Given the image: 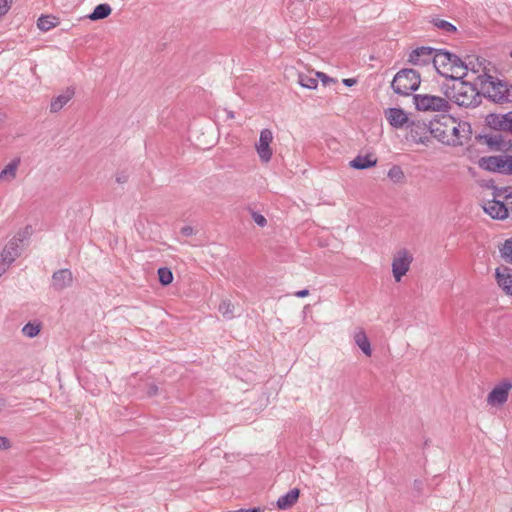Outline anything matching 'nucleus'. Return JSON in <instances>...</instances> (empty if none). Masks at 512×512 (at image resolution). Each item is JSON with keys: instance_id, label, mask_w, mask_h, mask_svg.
<instances>
[{"instance_id": "nucleus-41", "label": "nucleus", "mask_w": 512, "mask_h": 512, "mask_svg": "<svg viewBox=\"0 0 512 512\" xmlns=\"http://www.w3.org/2000/svg\"><path fill=\"white\" fill-rule=\"evenodd\" d=\"M308 295H309V291H308V290H306V289H304V290H300V291H297V292L295 293V296L300 297V298L306 297V296H308Z\"/></svg>"}, {"instance_id": "nucleus-10", "label": "nucleus", "mask_w": 512, "mask_h": 512, "mask_svg": "<svg viewBox=\"0 0 512 512\" xmlns=\"http://www.w3.org/2000/svg\"><path fill=\"white\" fill-rule=\"evenodd\" d=\"M412 261V254L405 249H401L394 254L391 266L392 274L396 282H400L403 276L407 274Z\"/></svg>"}, {"instance_id": "nucleus-43", "label": "nucleus", "mask_w": 512, "mask_h": 512, "mask_svg": "<svg viewBox=\"0 0 512 512\" xmlns=\"http://www.w3.org/2000/svg\"><path fill=\"white\" fill-rule=\"evenodd\" d=\"M509 56L512 58V46H511V49H510V52H509Z\"/></svg>"}, {"instance_id": "nucleus-16", "label": "nucleus", "mask_w": 512, "mask_h": 512, "mask_svg": "<svg viewBox=\"0 0 512 512\" xmlns=\"http://www.w3.org/2000/svg\"><path fill=\"white\" fill-rule=\"evenodd\" d=\"M495 279L498 287L507 296H512V269L500 266L495 269Z\"/></svg>"}, {"instance_id": "nucleus-12", "label": "nucleus", "mask_w": 512, "mask_h": 512, "mask_svg": "<svg viewBox=\"0 0 512 512\" xmlns=\"http://www.w3.org/2000/svg\"><path fill=\"white\" fill-rule=\"evenodd\" d=\"M273 133L270 129H263L260 132L259 140L255 143V150L260 161L264 164L270 162L273 156V149L271 144L273 143Z\"/></svg>"}, {"instance_id": "nucleus-3", "label": "nucleus", "mask_w": 512, "mask_h": 512, "mask_svg": "<svg viewBox=\"0 0 512 512\" xmlns=\"http://www.w3.org/2000/svg\"><path fill=\"white\" fill-rule=\"evenodd\" d=\"M446 92V96L459 106L469 107L477 104L479 99V85L467 80H456Z\"/></svg>"}, {"instance_id": "nucleus-15", "label": "nucleus", "mask_w": 512, "mask_h": 512, "mask_svg": "<svg viewBox=\"0 0 512 512\" xmlns=\"http://www.w3.org/2000/svg\"><path fill=\"white\" fill-rule=\"evenodd\" d=\"M487 123L495 130L512 134V111L505 114H490L487 116Z\"/></svg>"}, {"instance_id": "nucleus-4", "label": "nucleus", "mask_w": 512, "mask_h": 512, "mask_svg": "<svg viewBox=\"0 0 512 512\" xmlns=\"http://www.w3.org/2000/svg\"><path fill=\"white\" fill-rule=\"evenodd\" d=\"M435 70L443 77L453 80L463 79L465 72L464 62L454 54L446 51H438L435 53L434 59Z\"/></svg>"}, {"instance_id": "nucleus-9", "label": "nucleus", "mask_w": 512, "mask_h": 512, "mask_svg": "<svg viewBox=\"0 0 512 512\" xmlns=\"http://www.w3.org/2000/svg\"><path fill=\"white\" fill-rule=\"evenodd\" d=\"M479 89L495 102H504L510 98L508 85L496 79L492 74Z\"/></svg>"}, {"instance_id": "nucleus-14", "label": "nucleus", "mask_w": 512, "mask_h": 512, "mask_svg": "<svg viewBox=\"0 0 512 512\" xmlns=\"http://www.w3.org/2000/svg\"><path fill=\"white\" fill-rule=\"evenodd\" d=\"M435 53L431 48H417L410 53L409 62L418 67H424L431 63L434 65Z\"/></svg>"}, {"instance_id": "nucleus-11", "label": "nucleus", "mask_w": 512, "mask_h": 512, "mask_svg": "<svg viewBox=\"0 0 512 512\" xmlns=\"http://www.w3.org/2000/svg\"><path fill=\"white\" fill-rule=\"evenodd\" d=\"M480 166L486 170L512 174V157L507 155L483 157L480 160Z\"/></svg>"}, {"instance_id": "nucleus-1", "label": "nucleus", "mask_w": 512, "mask_h": 512, "mask_svg": "<svg viewBox=\"0 0 512 512\" xmlns=\"http://www.w3.org/2000/svg\"><path fill=\"white\" fill-rule=\"evenodd\" d=\"M431 134L443 144L463 145L470 137L471 128L467 122L443 115L431 123Z\"/></svg>"}, {"instance_id": "nucleus-33", "label": "nucleus", "mask_w": 512, "mask_h": 512, "mask_svg": "<svg viewBox=\"0 0 512 512\" xmlns=\"http://www.w3.org/2000/svg\"><path fill=\"white\" fill-rule=\"evenodd\" d=\"M252 219L260 227H264L267 224L266 218L262 214H259L257 212L252 213Z\"/></svg>"}, {"instance_id": "nucleus-18", "label": "nucleus", "mask_w": 512, "mask_h": 512, "mask_svg": "<svg viewBox=\"0 0 512 512\" xmlns=\"http://www.w3.org/2000/svg\"><path fill=\"white\" fill-rule=\"evenodd\" d=\"M384 114L389 124L394 128H402L408 122V116L403 109L388 108Z\"/></svg>"}, {"instance_id": "nucleus-6", "label": "nucleus", "mask_w": 512, "mask_h": 512, "mask_svg": "<svg viewBox=\"0 0 512 512\" xmlns=\"http://www.w3.org/2000/svg\"><path fill=\"white\" fill-rule=\"evenodd\" d=\"M421 83L420 75L413 69L399 71L392 81V88L397 94L409 95Z\"/></svg>"}, {"instance_id": "nucleus-5", "label": "nucleus", "mask_w": 512, "mask_h": 512, "mask_svg": "<svg viewBox=\"0 0 512 512\" xmlns=\"http://www.w3.org/2000/svg\"><path fill=\"white\" fill-rule=\"evenodd\" d=\"M464 68L465 73L463 74V79L465 78L479 85V88L484 84V81L490 77L492 71L490 62L479 56L467 57L464 62Z\"/></svg>"}, {"instance_id": "nucleus-39", "label": "nucleus", "mask_w": 512, "mask_h": 512, "mask_svg": "<svg viewBox=\"0 0 512 512\" xmlns=\"http://www.w3.org/2000/svg\"><path fill=\"white\" fill-rule=\"evenodd\" d=\"M231 512H263V510L261 508H252V509H240V510L231 511Z\"/></svg>"}, {"instance_id": "nucleus-44", "label": "nucleus", "mask_w": 512, "mask_h": 512, "mask_svg": "<svg viewBox=\"0 0 512 512\" xmlns=\"http://www.w3.org/2000/svg\"><path fill=\"white\" fill-rule=\"evenodd\" d=\"M157 274L160 277V268L157 269Z\"/></svg>"}, {"instance_id": "nucleus-30", "label": "nucleus", "mask_w": 512, "mask_h": 512, "mask_svg": "<svg viewBox=\"0 0 512 512\" xmlns=\"http://www.w3.org/2000/svg\"><path fill=\"white\" fill-rule=\"evenodd\" d=\"M316 77L318 78V80H320L322 82V84L324 86H328V85H331V84H335L337 82L336 79L332 78V77H329L328 75H326L325 73L323 72H316L315 73Z\"/></svg>"}, {"instance_id": "nucleus-36", "label": "nucleus", "mask_w": 512, "mask_h": 512, "mask_svg": "<svg viewBox=\"0 0 512 512\" xmlns=\"http://www.w3.org/2000/svg\"><path fill=\"white\" fill-rule=\"evenodd\" d=\"M10 447V441L8 438L0 436V449H8Z\"/></svg>"}, {"instance_id": "nucleus-22", "label": "nucleus", "mask_w": 512, "mask_h": 512, "mask_svg": "<svg viewBox=\"0 0 512 512\" xmlns=\"http://www.w3.org/2000/svg\"><path fill=\"white\" fill-rule=\"evenodd\" d=\"M353 339L356 345L361 349V351L367 356L370 357L372 355V348L370 341L364 331V329L359 328L354 333Z\"/></svg>"}, {"instance_id": "nucleus-25", "label": "nucleus", "mask_w": 512, "mask_h": 512, "mask_svg": "<svg viewBox=\"0 0 512 512\" xmlns=\"http://www.w3.org/2000/svg\"><path fill=\"white\" fill-rule=\"evenodd\" d=\"M387 176L394 184H403L406 179L403 169L398 165H393L388 170Z\"/></svg>"}, {"instance_id": "nucleus-45", "label": "nucleus", "mask_w": 512, "mask_h": 512, "mask_svg": "<svg viewBox=\"0 0 512 512\" xmlns=\"http://www.w3.org/2000/svg\"><path fill=\"white\" fill-rule=\"evenodd\" d=\"M2 120V117L0 116V121Z\"/></svg>"}, {"instance_id": "nucleus-31", "label": "nucleus", "mask_w": 512, "mask_h": 512, "mask_svg": "<svg viewBox=\"0 0 512 512\" xmlns=\"http://www.w3.org/2000/svg\"><path fill=\"white\" fill-rule=\"evenodd\" d=\"M173 281V273L168 268H162V285H168Z\"/></svg>"}, {"instance_id": "nucleus-29", "label": "nucleus", "mask_w": 512, "mask_h": 512, "mask_svg": "<svg viewBox=\"0 0 512 512\" xmlns=\"http://www.w3.org/2000/svg\"><path fill=\"white\" fill-rule=\"evenodd\" d=\"M40 332V325L34 323H27L22 328V333L28 338L36 337Z\"/></svg>"}, {"instance_id": "nucleus-28", "label": "nucleus", "mask_w": 512, "mask_h": 512, "mask_svg": "<svg viewBox=\"0 0 512 512\" xmlns=\"http://www.w3.org/2000/svg\"><path fill=\"white\" fill-rule=\"evenodd\" d=\"M501 256L512 264V238L507 239L500 249Z\"/></svg>"}, {"instance_id": "nucleus-17", "label": "nucleus", "mask_w": 512, "mask_h": 512, "mask_svg": "<svg viewBox=\"0 0 512 512\" xmlns=\"http://www.w3.org/2000/svg\"><path fill=\"white\" fill-rule=\"evenodd\" d=\"M73 283V275L69 269H60L52 275V287L56 291H62Z\"/></svg>"}, {"instance_id": "nucleus-20", "label": "nucleus", "mask_w": 512, "mask_h": 512, "mask_svg": "<svg viewBox=\"0 0 512 512\" xmlns=\"http://www.w3.org/2000/svg\"><path fill=\"white\" fill-rule=\"evenodd\" d=\"M75 91L73 88H66L60 95L55 97L50 104V112H59L74 96Z\"/></svg>"}, {"instance_id": "nucleus-7", "label": "nucleus", "mask_w": 512, "mask_h": 512, "mask_svg": "<svg viewBox=\"0 0 512 512\" xmlns=\"http://www.w3.org/2000/svg\"><path fill=\"white\" fill-rule=\"evenodd\" d=\"M512 391V381L504 378L497 382L486 396L487 406L500 409L509 400Z\"/></svg>"}, {"instance_id": "nucleus-38", "label": "nucleus", "mask_w": 512, "mask_h": 512, "mask_svg": "<svg viewBox=\"0 0 512 512\" xmlns=\"http://www.w3.org/2000/svg\"><path fill=\"white\" fill-rule=\"evenodd\" d=\"M343 83L346 85V86H353L356 84V79H353V78H346V79H343Z\"/></svg>"}, {"instance_id": "nucleus-35", "label": "nucleus", "mask_w": 512, "mask_h": 512, "mask_svg": "<svg viewBox=\"0 0 512 512\" xmlns=\"http://www.w3.org/2000/svg\"><path fill=\"white\" fill-rule=\"evenodd\" d=\"M128 174L126 172H119L116 174V182L119 184H124L128 181Z\"/></svg>"}, {"instance_id": "nucleus-34", "label": "nucleus", "mask_w": 512, "mask_h": 512, "mask_svg": "<svg viewBox=\"0 0 512 512\" xmlns=\"http://www.w3.org/2000/svg\"><path fill=\"white\" fill-rule=\"evenodd\" d=\"M13 0H0V17L4 16L10 9Z\"/></svg>"}, {"instance_id": "nucleus-40", "label": "nucleus", "mask_w": 512, "mask_h": 512, "mask_svg": "<svg viewBox=\"0 0 512 512\" xmlns=\"http://www.w3.org/2000/svg\"><path fill=\"white\" fill-rule=\"evenodd\" d=\"M8 268L9 266L0 260V277L6 272Z\"/></svg>"}, {"instance_id": "nucleus-8", "label": "nucleus", "mask_w": 512, "mask_h": 512, "mask_svg": "<svg viewBox=\"0 0 512 512\" xmlns=\"http://www.w3.org/2000/svg\"><path fill=\"white\" fill-rule=\"evenodd\" d=\"M414 104L422 112H445L449 109V102L445 98L430 94L415 95Z\"/></svg>"}, {"instance_id": "nucleus-19", "label": "nucleus", "mask_w": 512, "mask_h": 512, "mask_svg": "<svg viewBox=\"0 0 512 512\" xmlns=\"http://www.w3.org/2000/svg\"><path fill=\"white\" fill-rule=\"evenodd\" d=\"M20 163V158L11 160L0 172V183H11L17 176Z\"/></svg>"}, {"instance_id": "nucleus-37", "label": "nucleus", "mask_w": 512, "mask_h": 512, "mask_svg": "<svg viewBox=\"0 0 512 512\" xmlns=\"http://www.w3.org/2000/svg\"><path fill=\"white\" fill-rule=\"evenodd\" d=\"M181 233L184 235V236H191L194 231H193V228L190 227V226H185L181 229Z\"/></svg>"}, {"instance_id": "nucleus-27", "label": "nucleus", "mask_w": 512, "mask_h": 512, "mask_svg": "<svg viewBox=\"0 0 512 512\" xmlns=\"http://www.w3.org/2000/svg\"><path fill=\"white\" fill-rule=\"evenodd\" d=\"M56 26V18L53 16H41L37 20V27L44 32H47Z\"/></svg>"}, {"instance_id": "nucleus-32", "label": "nucleus", "mask_w": 512, "mask_h": 512, "mask_svg": "<svg viewBox=\"0 0 512 512\" xmlns=\"http://www.w3.org/2000/svg\"><path fill=\"white\" fill-rule=\"evenodd\" d=\"M435 25L447 32H454L456 30L455 26L445 20H437Z\"/></svg>"}, {"instance_id": "nucleus-13", "label": "nucleus", "mask_w": 512, "mask_h": 512, "mask_svg": "<svg viewBox=\"0 0 512 512\" xmlns=\"http://www.w3.org/2000/svg\"><path fill=\"white\" fill-rule=\"evenodd\" d=\"M23 239L24 235L21 234L13 237L3 248L0 254V260L10 266L15 261V259L20 256V244L23 242Z\"/></svg>"}, {"instance_id": "nucleus-24", "label": "nucleus", "mask_w": 512, "mask_h": 512, "mask_svg": "<svg viewBox=\"0 0 512 512\" xmlns=\"http://www.w3.org/2000/svg\"><path fill=\"white\" fill-rule=\"evenodd\" d=\"M111 12L112 9L109 4H99L94 8L93 12L88 15V18L92 21L105 19L111 14Z\"/></svg>"}, {"instance_id": "nucleus-21", "label": "nucleus", "mask_w": 512, "mask_h": 512, "mask_svg": "<svg viewBox=\"0 0 512 512\" xmlns=\"http://www.w3.org/2000/svg\"><path fill=\"white\" fill-rule=\"evenodd\" d=\"M300 490L293 488L289 490L285 495L278 498L276 505L280 510H286L291 508L299 499Z\"/></svg>"}, {"instance_id": "nucleus-26", "label": "nucleus", "mask_w": 512, "mask_h": 512, "mask_svg": "<svg viewBox=\"0 0 512 512\" xmlns=\"http://www.w3.org/2000/svg\"><path fill=\"white\" fill-rule=\"evenodd\" d=\"M298 83L307 89H316L318 86V78L315 76H311L308 74H299Z\"/></svg>"}, {"instance_id": "nucleus-2", "label": "nucleus", "mask_w": 512, "mask_h": 512, "mask_svg": "<svg viewBox=\"0 0 512 512\" xmlns=\"http://www.w3.org/2000/svg\"><path fill=\"white\" fill-rule=\"evenodd\" d=\"M484 212L493 219L504 220L512 214V188H494L482 197Z\"/></svg>"}, {"instance_id": "nucleus-23", "label": "nucleus", "mask_w": 512, "mask_h": 512, "mask_svg": "<svg viewBox=\"0 0 512 512\" xmlns=\"http://www.w3.org/2000/svg\"><path fill=\"white\" fill-rule=\"evenodd\" d=\"M376 163L377 159L373 158L371 155L357 156L352 161H350V166L354 169H367L375 166Z\"/></svg>"}, {"instance_id": "nucleus-42", "label": "nucleus", "mask_w": 512, "mask_h": 512, "mask_svg": "<svg viewBox=\"0 0 512 512\" xmlns=\"http://www.w3.org/2000/svg\"><path fill=\"white\" fill-rule=\"evenodd\" d=\"M4 406H5V400L3 398H0V411H2Z\"/></svg>"}]
</instances>
